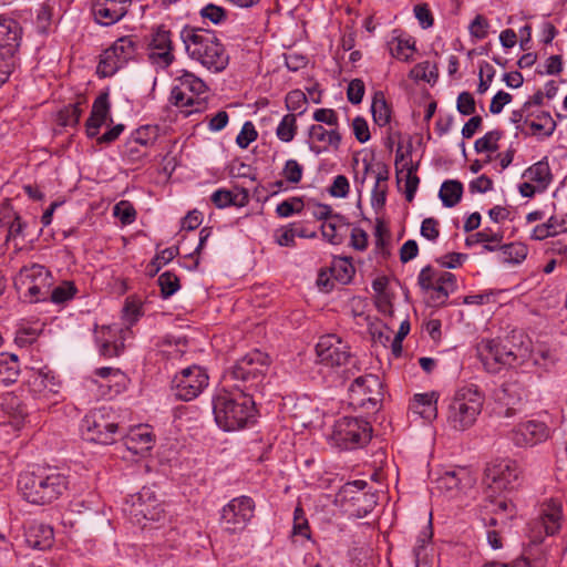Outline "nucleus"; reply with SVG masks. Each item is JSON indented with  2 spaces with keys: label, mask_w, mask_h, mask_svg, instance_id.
Here are the masks:
<instances>
[{
  "label": "nucleus",
  "mask_w": 567,
  "mask_h": 567,
  "mask_svg": "<svg viewBox=\"0 0 567 567\" xmlns=\"http://www.w3.org/2000/svg\"><path fill=\"white\" fill-rule=\"evenodd\" d=\"M216 424L224 431H236L256 422L254 394L239 384H224L213 396Z\"/></svg>",
  "instance_id": "nucleus-1"
},
{
  "label": "nucleus",
  "mask_w": 567,
  "mask_h": 567,
  "mask_svg": "<svg viewBox=\"0 0 567 567\" xmlns=\"http://www.w3.org/2000/svg\"><path fill=\"white\" fill-rule=\"evenodd\" d=\"M69 475L55 466H39L19 475L18 487L22 497L33 505H51L69 489Z\"/></svg>",
  "instance_id": "nucleus-2"
},
{
  "label": "nucleus",
  "mask_w": 567,
  "mask_h": 567,
  "mask_svg": "<svg viewBox=\"0 0 567 567\" xmlns=\"http://www.w3.org/2000/svg\"><path fill=\"white\" fill-rule=\"evenodd\" d=\"M181 39L188 56L207 70L218 73L228 65L229 56L213 31L185 25Z\"/></svg>",
  "instance_id": "nucleus-3"
},
{
  "label": "nucleus",
  "mask_w": 567,
  "mask_h": 567,
  "mask_svg": "<svg viewBox=\"0 0 567 567\" xmlns=\"http://www.w3.org/2000/svg\"><path fill=\"white\" fill-rule=\"evenodd\" d=\"M268 369V354L252 350L238 359L225 373L224 382L234 381V384H239L241 389L254 394L261 390Z\"/></svg>",
  "instance_id": "nucleus-4"
},
{
  "label": "nucleus",
  "mask_w": 567,
  "mask_h": 567,
  "mask_svg": "<svg viewBox=\"0 0 567 567\" xmlns=\"http://www.w3.org/2000/svg\"><path fill=\"white\" fill-rule=\"evenodd\" d=\"M484 395L475 385L457 389L447 405L446 421L455 431H465L474 425L481 414Z\"/></svg>",
  "instance_id": "nucleus-5"
},
{
  "label": "nucleus",
  "mask_w": 567,
  "mask_h": 567,
  "mask_svg": "<svg viewBox=\"0 0 567 567\" xmlns=\"http://www.w3.org/2000/svg\"><path fill=\"white\" fill-rule=\"evenodd\" d=\"M372 437V426L363 417L341 416L334 421L329 441L341 450L362 447Z\"/></svg>",
  "instance_id": "nucleus-6"
},
{
  "label": "nucleus",
  "mask_w": 567,
  "mask_h": 567,
  "mask_svg": "<svg viewBox=\"0 0 567 567\" xmlns=\"http://www.w3.org/2000/svg\"><path fill=\"white\" fill-rule=\"evenodd\" d=\"M478 357L488 372L496 373L502 367H517L526 361L523 346L516 351L499 339H482L477 344Z\"/></svg>",
  "instance_id": "nucleus-7"
},
{
  "label": "nucleus",
  "mask_w": 567,
  "mask_h": 567,
  "mask_svg": "<svg viewBox=\"0 0 567 567\" xmlns=\"http://www.w3.org/2000/svg\"><path fill=\"white\" fill-rule=\"evenodd\" d=\"M81 430L84 439L99 444H112L118 432L114 415L106 408L87 413L82 420Z\"/></svg>",
  "instance_id": "nucleus-8"
},
{
  "label": "nucleus",
  "mask_w": 567,
  "mask_h": 567,
  "mask_svg": "<svg viewBox=\"0 0 567 567\" xmlns=\"http://www.w3.org/2000/svg\"><path fill=\"white\" fill-rule=\"evenodd\" d=\"M135 54L136 42L131 37H122L100 55L96 73L101 78L113 76L133 60Z\"/></svg>",
  "instance_id": "nucleus-9"
},
{
  "label": "nucleus",
  "mask_w": 567,
  "mask_h": 567,
  "mask_svg": "<svg viewBox=\"0 0 567 567\" xmlns=\"http://www.w3.org/2000/svg\"><path fill=\"white\" fill-rule=\"evenodd\" d=\"M146 56L156 72L165 71L175 61L173 34L164 24L152 30L147 42Z\"/></svg>",
  "instance_id": "nucleus-10"
},
{
  "label": "nucleus",
  "mask_w": 567,
  "mask_h": 567,
  "mask_svg": "<svg viewBox=\"0 0 567 567\" xmlns=\"http://www.w3.org/2000/svg\"><path fill=\"white\" fill-rule=\"evenodd\" d=\"M350 404L375 410L383 399V383L375 374L357 377L349 386Z\"/></svg>",
  "instance_id": "nucleus-11"
},
{
  "label": "nucleus",
  "mask_w": 567,
  "mask_h": 567,
  "mask_svg": "<svg viewBox=\"0 0 567 567\" xmlns=\"http://www.w3.org/2000/svg\"><path fill=\"white\" fill-rule=\"evenodd\" d=\"M27 384L32 396L48 406L56 404L62 399V382L48 367L38 370L32 369Z\"/></svg>",
  "instance_id": "nucleus-12"
},
{
  "label": "nucleus",
  "mask_w": 567,
  "mask_h": 567,
  "mask_svg": "<svg viewBox=\"0 0 567 567\" xmlns=\"http://www.w3.org/2000/svg\"><path fill=\"white\" fill-rule=\"evenodd\" d=\"M255 501L246 495L230 499L220 512V525L230 533L243 532L255 515Z\"/></svg>",
  "instance_id": "nucleus-13"
},
{
  "label": "nucleus",
  "mask_w": 567,
  "mask_h": 567,
  "mask_svg": "<svg viewBox=\"0 0 567 567\" xmlns=\"http://www.w3.org/2000/svg\"><path fill=\"white\" fill-rule=\"evenodd\" d=\"M209 377L199 365H190L177 373L172 381V391L181 401L196 399L207 386Z\"/></svg>",
  "instance_id": "nucleus-14"
},
{
  "label": "nucleus",
  "mask_w": 567,
  "mask_h": 567,
  "mask_svg": "<svg viewBox=\"0 0 567 567\" xmlns=\"http://www.w3.org/2000/svg\"><path fill=\"white\" fill-rule=\"evenodd\" d=\"M175 76L169 101L177 107L193 106L195 99L207 92V84L197 75L186 70Z\"/></svg>",
  "instance_id": "nucleus-15"
},
{
  "label": "nucleus",
  "mask_w": 567,
  "mask_h": 567,
  "mask_svg": "<svg viewBox=\"0 0 567 567\" xmlns=\"http://www.w3.org/2000/svg\"><path fill=\"white\" fill-rule=\"evenodd\" d=\"M316 352L320 362L331 368L346 365L352 361L348 342L334 333L320 337Z\"/></svg>",
  "instance_id": "nucleus-16"
},
{
  "label": "nucleus",
  "mask_w": 567,
  "mask_h": 567,
  "mask_svg": "<svg viewBox=\"0 0 567 567\" xmlns=\"http://www.w3.org/2000/svg\"><path fill=\"white\" fill-rule=\"evenodd\" d=\"M519 475L518 464L511 458L495 460L485 470L487 484L495 492L515 488Z\"/></svg>",
  "instance_id": "nucleus-17"
},
{
  "label": "nucleus",
  "mask_w": 567,
  "mask_h": 567,
  "mask_svg": "<svg viewBox=\"0 0 567 567\" xmlns=\"http://www.w3.org/2000/svg\"><path fill=\"white\" fill-rule=\"evenodd\" d=\"M367 485L368 483L363 480L348 482L341 487L338 494L340 499H349L353 505L362 503V505H359L358 508L351 513V515L357 518L365 517L377 505V499L373 494L362 493Z\"/></svg>",
  "instance_id": "nucleus-18"
},
{
  "label": "nucleus",
  "mask_w": 567,
  "mask_h": 567,
  "mask_svg": "<svg viewBox=\"0 0 567 567\" xmlns=\"http://www.w3.org/2000/svg\"><path fill=\"white\" fill-rule=\"evenodd\" d=\"M550 436V430L545 422L529 420L517 424L511 432L509 439L519 447L534 446L545 442Z\"/></svg>",
  "instance_id": "nucleus-19"
},
{
  "label": "nucleus",
  "mask_w": 567,
  "mask_h": 567,
  "mask_svg": "<svg viewBox=\"0 0 567 567\" xmlns=\"http://www.w3.org/2000/svg\"><path fill=\"white\" fill-rule=\"evenodd\" d=\"M131 0H93L92 12L101 25H112L127 12Z\"/></svg>",
  "instance_id": "nucleus-20"
},
{
  "label": "nucleus",
  "mask_w": 567,
  "mask_h": 567,
  "mask_svg": "<svg viewBox=\"0 0 567 567\" xmlns=\"http://www.w3.org/2000/svg\"><path fill=\"white\" fill-rule=\"evenodd\" d=\"M107 122L112 123L111 104L109 93H101L93 102L90 117L85 123V131L89 138L97 137L100 128Z\"/></svg>",
  "instance_id": "nucleus-21"
},
{
  "label": "nucleus",
  "mask_w": 567,
  "mask_h": 567,
  "mask_svg": "<svg viewBox=\"0 0 567 567\" xmlns=\"http://www.w3.org/2000/svg\"><path fill=\"white\" fill-rule=\"evenodd\" d=\"M523 353L526 354V359L529 358L533 361L534 365L546 371L554 369L564 359L559 347L545 343H539L532 350L523 347Z\"/></svg>",
  "instance_id": "nucleus-22"
},
{
  "label": "nucleus",
  "mask_w": 567,
  "mask_h": 567,
  "mask_svg": "<svg viewBox=\"0 0 567 567\" xmlns=\"http://www.w3.org/2000/svg\"><path fill=\"white\" fill-rule=\"evenodd\" d=\"M132 330L128 327L112 324L106 328L104 339L100 344V353L105 358L118 357L124 349V341L130 338Z\"/></svg>",
  "instance_id": "nucleus-23"
},
{
  "label": "nucleus",
  "mask_w": 567,
  "mask_h": 567,
  "mask_svg": "<svg viewBox=\"0 0 567 567\" xmlns=\"http://www.w3.org/2000/svg\"><path fill=\"white\" fill-rule=\"evenodd\" d=\"M154 443V435L147 424H140L128 431L123 437V445L135 455L147 453Z\"/></svg>",
  "instance_id": "nucleus-24"
},
{
  "label": "nucleus",
  "mask_w": 567,
  "mask_h": 567,
  "mask_svg": "<svg viewBox=\"0 0 567 567\" xmlns=\"http://www.w3.org/2000/svg\"><path fill=\"white\" fill-rule=\"evenodd\" d=\"M22 28L12 18L0 16V52L16 54L20 45Z\"/></svg>",
  "instance_id": "nucleus-25"
},
{
  "label": "nucleus",
  "mask_w": 567,
  "mask_h": 567,
  "mask_svg": "<svg viewBox=\"0 0 567 567\" xmlns=\"http://www.w3.org/2000/svg\"><path fill=\"white\" fill-rule=\"evenodd\" d=\"M0 406L10 419L9 422L16 429H20L29 415L27 405L14 392H8L1 395Z\"/></svg>",
  "instance_id": "nucleus-26"
},
{
  "label": "nucleus",
  "mask_w": 567,
  "mask_h": 567,
  "mask_svg": "<svg viewBox=\"0 0 567 567\" xmlns=\"http://www.w3.org/2000/svg\"><path fill=\"white\" fill-rule=\"evenodd\" d=\"M24 537L29 547L43 550L52 545L53 529L47 524L32 522L28 525Z\"/></svg>",
  "instance_id": "nucleus-27"
},
{
  "label": "nucleus",
  "mask_w": 567,
  "mask_h": 567,
  "mask_svg": "<svg viewBox=\"0 0 567 567\" xmlns=\"http://www.w3.org/2000/svg\"><path fill=\"white\" fill-rule=\"evenodd\" d=\"M308 135L312 142L324 144L323 148L310 144V150L316 154L327 151L328 147L338 150L341 143V135L337 128L327 130L321 124L311 125L308 130Z\"/></svg>",
  "instance_id": "nucleus-28"
},
{
  "label": "nucleus",
  "mask_w": 567,
  "mask_h": 567,
  "mask_svg": "<svg viewBox=\"0 0 567 567\" xmlns=\"http://www.w3.org/2000/svg\"><path fill=\"white\" fill-rule=\"evenodd\" d=\"M437 398L435 392L417 393L414 395L411 410L426 421H432L437 415Z\"/></svg>",
  "instance_id": "nucleus-29"
},
{
  "label": "nucleus",
  "mask_w": 567,
  "mask_h": 567,
  "mask_svg": "<svg viewBox=\"0 0 567 567\" xmlns=\"http://www.w3.org/2000/svg\"><path fill=\"white\" fill-rule=\"evenodd\" d=\"M41 281H49V271L42 265L32 264L20 269L14 277V287L20 290L25 285L40 284Z\"/></svg>",
  "instance_id": "nucleus-30"
},
{
  "label": "nucleus",
  "mask_w": 567,
  "mask_h": 567,
  "mask_svg": "<svg viewBox=\"0 0 567 567\" xmlns=\"http://www.w3.org/2000/svg\"><path fill=\"white\" fill-rule=\"evenodd\" d=\"M147 494L146 491H143L136 496V499L133 501L131 514L136 517L137 523H142V519L152 522L159 520L164 512L158 504L147 505L144 503V497Z\"/></svg>",
  "instance_id": "nucleus-31"
},
{
  "label": "nucleus",
  "mask_w": 567,
  "mask_h": 567,
  "mask_svg": "<svg viewBox=\"0 0 567 567\" xmlns=\"http://www.w3.org/2000/svg\"><path fill=\"white\" fill-rule=\"evenodd\" d=\"M348 226L349 223L342 215L334 214L331 216V220L323 221L321 233L323 238L330 244L340 245L344 238L343 230H346Z\"/></svg>",
  "instance_id": "nucleus-32"
},
{
  "label": "nucleus",
  "mask_w": 567,
  "mask_h": 567,
  "mask_svg": "<svg viewBox=\"0 0 567 567\" xmlns=\"http://www.w3.org/2000/svg\"><path fill=\"white\" fill-rule=\"evenodd\" d=\"M561 506L555 502L548 503L542 511L540 524L547 536H554L561 527Z\"/></svg>",
  "instance_id": "nucleus-33"
},
{
  "label": "nucleus",
  "mask_w": 567,
  "mask_h": 567,
  "mask_svg": "<svg viewBox=\"0 0 567 567\" xmlns=\"http://www.w3.org/2000/svg\"><path fill=\"white\" fill-rule=\"evenodd\" d=\"M523 177L538 185V190H545L551 182V173L549 164L546 159H542L528 167Z\"/></svg>",
  "instance_id": "nucleus-34"
},
{
  "label": "nucleus",
  "mask_w": 567,
  "mask_h": 567,
  "mask_svg": "<svg viewBox=\"0 0 567 567\" xmlns=\"http://www.w3.org/2000/svg\"><path fill=\"white\" fill-rule=\"evenodd\" d=\"M503 239V234L494 231L491 228H484L476 234L468 236L465 240V245L471 247L475 244H484V248L487 251H495L498 249V245Z\"/></svg>",
  "instance_id": "nucleus-35"
},
{
  "label": "nucleus",
  "mask_w": 567,
  "mask_h": 567,
  "mask_svg": "<svg viewBox=\"0 0 567 567\" xmlns=\"http://www.w3.org/2000/svg\"><path fill=\"white\" fill-rule=\"evenodd\" d=\"M20 374L18 355L13 353H0V375L4 385L14 383Z\"/></svg>",
  "instance_id": "nucleus-36"
},
{
  "label": "nucleus",
  "mask_w": 567,
  "mask_h": 567,
  "mask_svg": "<svg viewBox=\"0 0 567 567\" xmlns=\"http://www.w3.org/2000/svg\"><path fill=\"white\" fill-rule=\"evenodd\" d=\"M555 128L556 122L548 112H542L536 120L529 121L528 125L529 134L537 135L540 138L551 136Z\"/></svg>",
  "instance_id": "nucleus-37"
},
{
  "label": "nucleus",
  "mask_w": 567,
  "mask_h": 567,
  "mask_svg": "<svg viewBox=\"0 0 567 567\" xmlns=\"http://www.w3.org/2000/svg\"><path fill=\"white\" fill-rule=\"evenodd\" d=\"M399 156L401 159H403L404 155L399 154V151L396 152V161L399 159ZM398 174L402 173L404 169L406 172L405 174V198L408 202H412L415 193L417 190L420 178L416 176L415 172L417 171V164H414L412 162L403 164L402 168H399L396 166Z\"/></svg>",
  "instance_id": "nucleus-38"
},
{
  "label": "nucleus",
  "mask_w": 567,
  "mask_h": 567,
  "mask_svg": "<svg viewBox=\"0 0 567 567\" xmlns=\"http://www.w3.org/2000/svg\"><path fill=\"white\" fill-rule=\"evenodd\" d=\"M371 112L373 121L379 126H385L391 120V109L385 101L384 94L381 91L374 93Z\"/></svg>",
  "instance_id": "nucleus-39"
},
{
  "label": "nucleus",
  "mask_w": 567,
  "mask_h": 567,
  "mask_svg": "<svg viewBox=\"0 0 567 567\" xmlns=\"http://www.w3.org/2000/svg\"><path fill=\"white\" fill-rule=\"evenodd\" d=\"M388 45L391 55L401 61H409L411 53L415 50V41L411 37H394Z\"/></svg>",
  "instance_id": "nucleus-40"
},
{
  "label": "nucleus",
  "mask_w": 567,
  "mask_h": 567,
  "mask_svg": "<svg viewBox=\"0 0 567 567\" xmlns=\"http://www.w3.org/2000/svg\"><path fill=\"white\" fill-rule=\"evenodd\" d=\"M463 185L458 181H445L440 189L439 196L445 207H454L461 200Z\"/></svg>",
  "instance_id": "nucleus-41"
},
{
  "label": "nucleus",
  "mask_w": 567,
  "mask_h": 567,
  "mask_svg": "<svg viewBox=\"0 0 567 567\" xmlns=\"http://www.w3.org/2000/svg\"><path fill=\"white\" fill-rule=\"evenodd\" d=\"M501 260L508 264H520L528 254V248L523 243H511L499 246Z\"/></svg>",
  "instance_id": "nucleus-42"
},
{
  "label": "nucleus",
  "mask_w": 567,
  "mask_h": 567,
  "mask_svg": "<svg viewBox=\"0 0 567 567\" xmlns=\"http://www.w3.org/2000/svg\"><path fill=\"white\" fill-rule=\"evenodd\" d=\"M466 474L465 470L446 471L437 478V487L450 493L456 492L461 488Z\"/></svg>",
  "instance_id": "nucleus-43"
},
{
  "label": "nucleus",
  "mask_w": 567,
  "mask_h": 567,
  "mask_svg": "<svg viewBox=\"0 0 567 567\" xmlns=\"http://www.w3.org/2000/svg\"><path fill=\"white\" fill-rule=\"evenodd\" d=\"M297 128V115L289 113L284 115L279 122L276 135L281 142L289 143L295 138Z\"/></svg>",
  "instance_id": "nucleus-44"
},
{
  "label": "nucleus",
  "mask_w": 567,
  "mask_h": 567,
  "mask_svg": "<svg viewBox=\"0 0 567 567\" xmlns=\"http://www.w3.org/2000/svg\"><path fill=\"white\" fill-rule=\"evenodd\" d=\"M502 137V132L498 130L489 131L480 137L474 143L476 153H494L498 150V141Z\"/></svg>",
  "instance_id": "nucleus-45"
},
{
  "label": "nucleus",
  "mask_w": 567,
  "mask_h": 567,
  "mask_svg": "<svg viewBox=\"0 0 567 567\" xmlns=\"http://www.w3.org/2000/svg\"><path fill=\"white\" fill-rule=\"evenodd\" d=\"M161 295L164 299L172 297L181 288L178 277L172 271H165L158 277Z\"/></svg>",
  "instance_id": "nucleus-46"
},
{
  "label": "nucleus",
  "mask_w": 567,
  "mask_h": 567,
  "mask_svg": "<svg viewBox=\"0 0 567 567\" xmlns=\"http://www.w3.org/2000/svg\"><path fill=\"white\" fill-rule=\"evenodd\" d=\"M528 116L529 103H524L520 109L512 111L509 121L515 124L518 133L529 135L528 125L530 120H528Z\"/></svg>",
  "instance_id": "nucleus-47"
},
{
  "label": "nucleus",
  "mask_w": 567,
  "mask_h": 567,
  "mask_svg": "<svg viewBox=\"0 0 567 567\" xmlns=\"http://www.w3.org/2000/svg\"><path fill=\"white\" fill-rule=\"evenodd\" d=\"M82 115L81 102L66 105L59 112V121L63 126L78 125Z\"/></svg>",
  "instance_id": "nucleus-48"
},
{
  "label": "nucleus",
  "mask_w": 567,
  "mask_h": 567,
  "mask_svg": "<svg viewBox=\"0 0 567 567\" xmlns=\"http://www.w3.org/2000/svg\"><path fill=\"white\" fill-rule=\"evenodd\" d=\"M49 281H41L40 284H29L21 288L19 291L28 298L30 302H38L44 300L49 293Z\"/></svg>",
  "instance_id": "nucleus-49"
},
{
  "label": "nucleus",
  "mask_w": 567,
  "mask_h": 567,
  "mask_svg": "<svg viewBox=\"0 0 567 567\" xmlns=\"http://www.w3.org/2000/svg\"><path fill=\"white\" fill-rule=\"evenodd\" d=\"M204 20H208L214 24H221L227 19V11L219 6L208 3L199 11Z\"/></svg>",
  "instance_id": "nucleus-50"
},
{
  "label": "nucleus",
  "mask_w": 567,
  "mask_h": 567,
  "mask_svg": "<svg viewBox=\"0 0 567 567\" xmlns=\"http://www.w3.org/2000/svg\"><path fill=\"white\" fill-rule=\"evenodd\" d=\"M113 215L118 218L123 225H130L136 218V210L130 202L121 200L113 207Z\"/></svg>",
  "instance_id": "nucleus-51"
},
{
  "label": "nucleus",
  "mask_w": 567,
  "mask_h": 567,
  "mask_svg": "<svg viewBox=\"0 0 567 567\" xmlns=\"http://www.w3.org/2000/svg\"><path fill=\"white\" fill-rule=\"evenodd\" d=\"M285 103L289 111H296L301 115L306 111L307 95L301 90H292L287 94Z\"/></svg>",
  "instance_id": "nucleus-52"
},
{
  "label": "nucleus",
  "mask_w": 567,
  "mask_h": 567,
  "mask_svg": "<svg viewBox=\"0 0 567 567\" xmlns=\"http://www.w3.org/2000/svg\"><path fill=\"white\" fill-rule=\"evenodd\" d=\"M331 271L337 280L348 284L354 274V268L347 259H339L334 261Z\"/></svg>",
  "instance_id": "nucleus-53"
},
{
  "label": "nucleus",
  "mask_w": 567,
  "mask_h": 567,
  "mask_svg": "<svg viewBox=\"0 0 567 567\" xmlns=\"http://www.w3.org/2000/svg\"><path fill=\"white\" fill-rule=\"evenodd\" d=\"M178 255L177 247H168L156 254V256L151 261V275L156 274L163 266L172 261Z\"/></svg>",
  "instance_id": "nucleus-54"
},
{
  "label": "nucleus",
  "mask_w": 567,
  "mask_h": 567,
  "mask_svg": "<svg viewBox=\"0 0 567 567\" xmlns=\"http://www.w3.org/2000/svg\"><path fill=\"white\" fill-rule=\"evenodd\" d=\"M258 137V133L256 131L255 125L252 122L247 121L241 126V130L239 134L236 137L237 145L245 150L254 141H256Z\"/></svg>",
  "instance_id": "nucleus-55"
},
{
  "label": "nucleus",
  "mask_w": 567,
  "mask_h": 567,
  "mask_svg": "<svg viewBox=\"0 0 567 567\" xmlns=\"http://www.w3.org/2000/svg\"><path fill=\"white\" fill-rule=\"evenodd\" d=\"M156 134L155 130L150 126H142L132 132L128 138V145L132 143L140 144L142 146H147L155 141Z\"/></svg>",
  "instance_id": "nucleus-56"
},
{
  "label": "nucleus",
  "mask_w": 567,
  "mask_h": 567,
  "mask_svg": "<svg viewBox=\"0 0 567 567\" xmlns=\"http://www.w3.org/2000/svg\"><path fill=\"white\" fill-rule=\"evenodd\" d=\"M94 374L102 379L114 380L115 385L118 388L125 386L126 377L120 369L112 368V367H102V368H97L94 371Z\"/></svg>",
  "instance_id": "nucleus-57"
},
{
  "label": "nucleus",
  "mask_w": 567,
  "mask_h": 567,
  "mask_svg": "<svg viewBox=\"0 0 567 567\" xmlns=\"http://www.w3.org/2000/svg\"><path fill=\"white\" fill-rule=\"evenodd\" d=\"M489 23L485 17L477 14L468 25L470 34L478 40L485 39L488 34Z\"/></svg>",
  "instance_id": "nucleus-58"
},
{
  "label": "nucleus",
  "mask_w": 567,
  "mask_h": 567,
  "mask_svg": "<svg viewBox=\"0 0 567 567\" xmlns=\"http://www.w3.org/2000/svg\"><path fill=\"white\" fill-rule=\"evenodd\" d=\"M421 236L425 239L435 243L440 236L439 220L433 217L423 219L420 229Z\"/></svg>",
  "instance_id": "nucleus-59"
},
{
  "label": "nucleus",
  "mask_w": 567,
  "mask_h": 567,
  "mask_svg": "<svg viewBox=\"0 0 567 567\" xmlns=\"http://www.w3.org/2000/svg\"><path fill=\"white\" fill-rule=\"evenodd\" d=\"M27 224L21 219L20 215L12 213V219L9 221L7 241L24 238V229Z\"/></svg>",
  "instance_id": "nucleus-60"
},
{
  "label": "nucleus",
  "mask_w": 567,
  "mask_h": 567,
  "mask_svg": "<svg viewBox=\"0 0 567 567\" xmlns=\"http://www.w3.org/2000/svg\"><path fill=\"white\" fill-rule=\"evenodd\" d=\"M312 117L318 123H323L330 126L331 128L338 130L339 117L337 112L332 109H317L313 112Z\"/></svg>",
  "instance_id": "nucleus-61"
},
{
  "label": "nucleus",
  "mask_w": 567,
  "mask_h": 567,
  "mask_svg": "<svg viewBox=\"0 0 567 567\" xmlns=\"http://www.w3.org/2000/svg\"><path fill=\"white\" fill-rule=\"evenodd\" d=\"M302 208V202L298 197L284 200L276 207V213L279 217H289L295 213H299Z\"/></svg>",
  "instance_id": "nucleus-62"
},
{
  "label": "nucleus",
  "mask_w": 567,
  "mask_h": 567,
  "mask_svg": "<svg viewBox=\"0 0 567 567\" xmlns=\"http://www.w3.org/2000/svg\"><path fill=\"white\" fill-rule=\"evenodd\" d=\"M456 109L462 115H472L476 111L475 100L473 95L467 92H461L456 100Z\"/></svg>",
  "instance_id": "nucleus-63"
},
{
  "label": "nucleus",
  "mask_w": 567,
  "mask_h": 567,
  "mask_svg": "<svg viewBox=\"0 0 567 567\" xmlns=\"http://www.w3.org/2000/svg\"><path fill=\"white\" fill-rule=\"evenodd\" d=\"M76 289L70 282L55 287L51 291V300L54 303H63L73 298Z\"/></svg>",
  "instance_id": "nucleus-64"
}]
</instances>
